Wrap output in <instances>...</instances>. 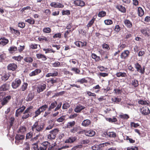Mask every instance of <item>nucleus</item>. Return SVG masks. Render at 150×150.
I'll return each instance as SVG.
<instances>
[{"label":"nucleus","mask_w":150,"mask_h":150,"mask_svg":"<svg viewBox=\"0 0 150 150\" xmlns=\"http://www.w3.org/2000/svg\"><path fill=\"white\" fill-rule=\"evenodd\" d=\"M45 123L43 122H40L36 121L31 126V129L33 132L35 133H40L42 132L45 129Z\"/></svg>","instance_id":"f257e3e1"},{"label":"nucleus","mask_w":150,"mask_h":150,"mask_svg":"<svg viewBox=\"0 0 150 150\" xmlns=\"http://www.w3.org/2000/svg\"><path fill=\"white\" fill-rule=\"evenodd\" d=\"M32 106H30L27 108L23 113V115L22 116L21 118L24 120L27 119L29 117H31L33 114L32 112V109L33 108Z\"/></svg>","instance_id":"f03ea898"},{"label":"nucleus","mask_w":150,"mask_h":150,"mask_svg":"<svg viewBox=\"0 0 150 150\" xmlns=\"http://www.w3.org/2000/svg\"><path fill=\"white\" fill-rule=\"evenodd\" d=\"M59 131L58 129L57 128L50 131L49 132V134L47 135L48 139L51 140L54 139Z\"/></svg>","instance_id":"7ed1b4c3"},{"label":"nucleus","mask_w":150,"mask_h":150,"mask_svg":"<svg viewBox=\"0 0 150 150\" xmlns=\"http://www.w3.org/2000/svg\"><path fill=\"white\" fill-rule=\"evenodd\" d=\"M21 83V80L19 79L16 78L12 82V87L13 89H16L20 86Z\"/></svg>","instance_id":"20e7f679"},{"label":"nucleus","mask_w":150,"mask_h":150,"mask_svg":"<svg viewBox=\"0 0 150 150\" xmlns=\"http://www.w3.org/2000/svg\"><path fill=\"white\" fill-rule=\"evenodd\" d=\"M140 31L141 33L145 36L149 37L150 35V29L147 27L142 28Z\"/></svg>","instance_id":"39448f33"},{"label":"nucleus","mask_w":150,"mask_h":150,"mask_svg":"<svg viewBox=\"0 0 150 150\" xmlns=\"http://www.w3.org/2000/svg\"><path fill=\"white\" fill-rule=\"evenodd\" d=\"M141 113L144 115H147L150 113V110L148 107L145 106L142 107L140 109Z\"/></svg>","instance_id":"423d86ee"},{"label":"nucleus","mask_w":150,"mask_h":150,"mask_svg":"<svg viewBox=\"0 0 150 150\" xmlns=\"http://www.w3.org/2000/svg\"><path fill=\"white\" fill-rule=\"evenodd\" d=\"M135 68L137 69V71L141 74L144 73L145 68L144 66L142 68L141 65L137 63L135 64Z\"/></svg>","instance_id":"0eeeda50"},{"label":"nucleus","mask_w":150,"mask_h":150,"mask_svg":"<svg viewBox=\"0 0 150 150\" xmlns=\"http://www.w3.org/2000/svg\"><path fill=\"white\" fill-rule=\"evenodd\" d=\"M129 51L128 50H124L120 55V57L122 59H126L129 56Z\"/></svg>","instance_id":"6e6552de"},{"label":"nucleus","mask_w":150,"mask_h":150,"mask_svg":"<svg viewBox=\"0 0 150 150\" xmlns=\"http://www.w3.org/2000/svg\"><path fill=\"white\" fill-rule=\"evenodd\" d=\"M74 44L79 47H83L87 45V42L86 41L82 42L80 41H77L74 42Z\"/></svg>","instance_id":"1a4fd4ad"},{"label":"nucleus","mask_w":150,"mask_h":150,"mask_svg":"<svg viewBox=\"0 0 150 150\" xmlns=\"http://www.w3.org/2000/svg\"><path fill=\"white\" fill-rule=\"evenodd\" d=\"M11 98V96L10 95H8L3 98L1 103L2 106L6 105L9 100Z\"/></svg>","instance_id":"9d476101"},{"label":"nucleus","mask_w":150,"mask_h":150,"mask_svg":"<svg viewBox=\"0 0 150 150\" xmlns=\"http://www.w3.org/2000/svg\"><path fill=\"white\" fill-rule=\"evenodd\" d=\"M73 3L77 6L83 7L85 5V2L81 0H75L74 1Z\"/></svg>","instance_id":"9b49d317"},{"label":"nucleus","mask_w":150,"mask_h":150,"mask_svg":"<svg viewBox=\"0 0 150 150\" xmlns=\"http://www.w3.org/2000/svg\"><path fill=\"white\" fill-rule=\"evenodd\" d=\"M50 6L54 8H63L64 7V5L60 3H56V2H52L50 4Z\"/></svg>","instance_id":"f8f14e48"},{"label":"nucleus","mask_w":150,"mask_h":150,"mask_svg":"<svg viewBox=\"0 0 150 150\" xmlns=\"http://www.w3.org/2000/svg\"><path fill=\"white\" fill-rule=\"evenodd\" d=\"M17 65L14 63H10L7 66V69L9 70L15 71L17 68Z\"/></svg>","instance_id":"ddd939ff"},{"label":"nucleus","mask_w":150,"mask_h":150,"mask_svg":"<svg viewBox=\"0 0 150 150\" xmlns=\"http://www.w3.org/2000/svg\"><path fill=\"white\" fill-rule=\"evenodd\" d=\"M10 85L7 83L3 84L0 87V91H5L8 90L10 88Z\"/></svg>","instance_id":"4468645a"},{"label":"nucleus","mask_w":150,"mask_h":150,"mask_svg":"<svg viewBox=\"0 0 150 150\" xmlns=\"http://www.w3.org/2000/svg\"><path fill=\"white\" fill-rule=\"evenodd\" d=\"M9 42L8 40L4 37L0 38V46H4Z\"/></svg>","instance_id":"2eb2a0df"},{"label":"nucleus","mask_w":150,"mask_h":150,"mask_svg":"<svg viewBox=\"0 0 150 150\" xmlns=\"http://www.w3.org/2000/svg\"><path fill=\"white\" fill-rule=\"evenodd\" d=\"M26 107L24 106L23 105L21 107L17 109L16 112L15 116L16 117H18L19 115L21 113L23 112L25 110Z\"/></svg>","instance_id":"dca6fc26"},{"label":"nucleus","mask_w":150,"mask_h":150,"mask_svg":"<svg viewBox=\"0 0 150 150\" xmlns=\"http://www.w3.org/2000/svg\"><path fill=\"white\" fill-rule=\"evenodd\" d=\"M46 86L45 84H43L42 85H39L37 88V92L40 93V92L43 91L46 89Z\"/></svg>","instance_id":"f3484780"},{"label":"nucleus","mask_w":150,"mask_h":150,"mask_svg":"<svg viewBox=\"0 0 150 150\" xmlns=\"http://www.w3.org/2000/svg\"><path fill=\"white\" fill-rule=\"evenodd\" d=\"M41 72V70L39 69H37L34 71H32L29 74V76L32 77L38 74Z\"/></svg>","instance_id":"a211bd4d"},{"label":"nucleus","mask_w":150,"mask_h":150,"mask_svg":"<svg viewBox=\"0 0 150 150\" xmlns=\"http://www.w3.org/2000/svg\"><path fill=\"white\" fill-rule=\"evenodd\" d=\"M85 107L81 105H79L77 106L74 109V110L75 112L78 113L81 112V111L85 109Z\"/></svg>","instance_id":"6ab92c4d"},{"label":"nucleus","mask_w":150,"mask_h":150,"mask_svg":"<svg viewBox=\"0 0 150 150\" xmlns=\"http://www.w3.org/2000/svg\"><path fill=\"white\" fill-rule=\"evenodd\" d=\"M96 134L95 132L92 130H86L85 132V135L88 137H93Z\"/></svg>","instance_id":"aec40b11"},{"label":"nucleus","mask_w":150,"mask_h":150,"mask_svg":"<svg viewBox=\"0 0 150 150\" xmlns=\"http://www.w3.org/2000/svg\"><path fill=\"white\" fill-rule=\"evenodd\" d=\"M116 8L122 13H125L126 12L125 8L121 5L120 4L117 5L116 6Z\"/></svg>","instance_id":"412c9836"},{"label":"nucleus","mask_w":150,"mask_h":150,"mask_svg":"<svg viewBox=\"0 0 150 150\" xmlns=\"http://www.w3.org/2000/svg\"><path fill=\"white\" fill-rule=\"evenodd\" d=\"M36 56L38 59H41L43 61H46L47 59V57L45 55L41 54H37Z\"/></svg>","instance_id":"4be33fe9"},{"label":"nucleus","mask_w":150,"mask_h":150,"mask_svg":"<svg viewBox=\"0 0 150 150\" xmlns=\"http://www.w3.org/2000/svg\"><path fill=\"white\" fill-rule=\"evenodd\" d=\"M34 97V93L31 92H30L28 93L26 97V100L27 101H31L33 98Z\"/></svg>","instance_id":"5701e85b"},{"label":"nucleus","mask_w":150,"mask_h":150,"mask_svg":"<svg viewBox=\"0 0 150 150\" xmlns=\"http://www.w3.org/2000/svg\"><path fill=\"white\" fill-rule=\"evenodd\" d=\"M125 26L128 28H131L132 26V24L131 22L128 19H125L124 21Z\"/></svg>","instance_id":"b1692460"},{"label":"nucleus","mask_w":150,"mask_h":150,"mask_svg":"<svg viewBox=\"0 0 150 150\" xmlns=\"http://www.w3.org/2000/svg\"><path fill=\"white\" fill-rule=\"evenodd\" d=\"M27 131V128L25 126H20L18 131V133H21L22 134H24Z\"/></svg>","instance_id":"393cba45"},{"label":"nucleus","mask_w":150,"mask_h":150,"mask_svg":"<svg viewBox=\"0 0 150 150\" xmlns=\"http://www.w3.org/2000/svg\"><path fill=\"white\" fill-rule=\"evenodd\" d=\"M91 123V121L88 119L84 120L81 123V125L84 127H88Z\"/></svg>","instance_id":"a878e982"},{"label":"nucleus","mask_w":150,"mask_h":150,"mask_svg":"<svg viewBox=\"0 0 150 150\" xmlns=\"http://www.w3.org/2000/svg\"><path fill=\"white\" fill-rule=\"evenodd\" d=\"M144 10L141 7H138L137 13L139 16L142 17L144 14Z\"/></svg>","instance_id":"bb28decb"},{"label":"nucleus","mask_w":150,"mask_h":150,"mask_svg":"<svg viewBox=\"0 0 150 150\" xmlns=\"http://www.w3.org/2000/svg\"><path fill=\"white\" fill-rule=\"evenodd\" d=\"M57 105V102L55 101L52 103L48 108V111H50L52 109H54Z\"/></svg>","instance_id":"cd10ccee"},{"label":"nucleus","mask_w":150,"mask_h":150,"mask_svg":"<svg viewBox=\"0 0 150 150\" xmlns=\"http://www.w3.org/2000/svg\"><path fill=\"white\" fill-rule=\"evenodd\" d=\"M53 121L51 120L49 121L48 123H49V125L47 126L45 129V130H49L52 129L54 126V123L52 122Z\"/></svg>","instance_id":"c85d7f7f"},{"label":"nucleus","mask_w":150,"mask_h":150,"mask_svg":"<svg viewBox=\"0 0 150 150\" xmlns=\"http://www.w3.org/2000/svg\"><path fill=\"white\" fill-rule=\"evenodd\" d=\"M110 143L109 142H105L99 144V150H103L105 146L110 145Z\"/></svg>","instance_id":"c756f323"},{"label":"nucleus","mask_w":150,"mask_h":150,"mask_svg":"<svg viewBox=\"0 0 150 150\" xmlns=\"http://www.w3.org/2000/svg\"><path fill=\"white\" fill-rule=\"evenodd\" d=\"M59 79L58 78H52L49 80V82L51 83L52 85H54V83H56L59 82Z\"/></svg>","instance_id":"7c9ffc66"},{"label":"nucleus","mask_w":150,"mask_h":150,"mask_svg":"<svg viewBox=\"0 0 150 150\" xmlns=\"http://www.w3.org/2000/svg\"><path fill=\"white\" fill-rule=\"evenodd\" d=\"M58 73L57 71H54L53 72L48 73L46 75V77H49L50 76H58Z\"/></svg>","instance_id":"2f4dec72"},{"label":"nucleus","mask_w":150,"mask_h":150,"mask_svg":"<svg viewBox=\"0 0 150 150\" xmlns=\"http://www.w3.org/2000/svg\"><path fill=\"white\" fill-rule=\"evenodd\" d=\"M116 76L117 77H125L127 76L126 73L125 72H117L116 74Z\"/></svg>","instance_id":"473e14b6"},{"label":"nucleus","mask_w":150,"mask_h":150,"mask_svg":"<svg viewBox=\"0 0 150 150\" xmlns=\"http://www.w3.org/2000/svg\"><path fill=\"white\" fill-rule=\"evenodd\" d=\"M28 83H27L24 82L20 88L21 91H24L27 88L28 86Z\"/></svg>","instance_id":"72a5a7b5"},{"label":"nucleus","mask_w":150,"mask_h":150,"mask_svg":"<svg viewBox=\"0 0 150 150\" xmlns=\"http://www.w3.org/2000/svg\"><path fill=\"white\" fill-rule=\"evenodd\" d=\"M17 50V47L15 46H11L8 49L9 52L11 54L14 53L15 51Z\"/></svg>","instance_id":"f704fd0d"},{"label":"nucleus","mask_w":150,"mask_h":150,"mask_svg":"<svg viewBox=\"0 0 150 150\" xmlns=\"http://www.w3.org/2000/svg\"><path fill=\"white\" fill-rule=\"evenodd\" d=\"M48 108V105L45 104L40 107L39 109L40 110L41 112H43Z\"/></svg>","instance_id":"c9c22d12"},{"label":"nucleus","mask_w":150,"mask_h":150,"mask_svg":"<svg viewBox=\"0 0 150 150\" xmlns=\"http://www.w3.org/2000/svg\"><path fill=\"white\" fill-rule=\"evenodd\" d=\"M92 58L95 60L96 62H98L100 60V58L99 56H98L96 54L92 53L91 55Z\"/></svg>","instance_id":"e433bc0d"},{"label":"nucleus","mask_w":150,"mask_h":150,"mask_svg":"<svg viewBox=\"0 0 150 150\" xmlns=\"http://www.w3.org/2000/svg\"><path fill=\"white\" fill-rule=\"evenodd\" d=\"M25 22L30 24L33 25L35 24V21L33 18L30 17V18L25 20Z\"/></svg>","instance_id":"4c0bfd02"},{"label":"nucleus","mask_w":150,"mask_h":150,"mask_svg":"<svg viewBox=\"0 0 150 150\" xmlns=\"http://www.w3.org/2000/svg\"><path fill=\"white\" fill-rule=\"evenodd\" d=\"M25 136L23 135L17 134L15 137V139L16 140L19 141L23 139H24Z\"/></svg>","instance_id":"58836bf2"},{"label":"nucleus","mask_w":150,"mask_h":150,"mask_svg":"<svg viewBox=\"0 0 150 150\" xmlns=\"http://www.w3.org/2000/svg\"><path fill=\"white\" fill-rule=\"evenodd\" d=\"M131 84L134 88L137 87L139 85L138 81L136 79H134L132 80V81Z\"/></svg>","instance_id":"ea45409f"},{"label":"nucleus","mask_w":150,"mask_h":150,"mask_svg":"<svg viewBox=\"0 0 150 150\" xmlns=\"http://www.w3.org/2000/svg\"><path fill=\"white\" fill-rule=\"evenodd\" d=\"M24 60L26 62L31 63L33 61V59L31 57H26L24 58Z\"/></svg>","instance_id":"a19ab883"},{"label":"nucleus","mask_w":150,"mask_h":150,"mask_svg":"<svg viewBox=\"0 0 150 150\" xmlns=\"http://www.w3.org/2000/svg\"><path fill=\"white\" fill-rule=\"evenodd\" d=\"M76 82L80 83V84H83L84 83H87L88 81L84 78L80 79H78Z\"/></svg>","instance_id":"79ce46f5"},{"label":"nucleus","mask_w":150,"mask_h":150,"mask_svg":"<svg viewBox=\"0 0 150 150\" xmlns=\"http://www.w3.org/2000/svg\"><path fill=\"white\" fill-rule=\"evenodd\" d=\"M23 58V57L21 56L20 55L18 56H14L12 57V59L18 62H21Z\"/></svg>","instance_id":"37998d69"},{"label":"nucleus","mask_w":150,"mask_h":150,"mask_svg":"<svg viewBox=\"0 0 150 150\" xmlns=\"http://www.w3.org/2000/svg\"><path fill=\"white\" fill-rule=\"evenodd\" d=\"M52 30L49 27H45L42 30L43 33H49L51 32Z\"/></svg>","instance_id":"c03bdc74"},{"label":"nucleus","mask_w":150,"mask_h":150,"mask_svg":"<svg viewBox=\"0 0 150 150\" xmlns=\"http://www.w3.org/2000/svg\"><path fill=\"white\" fill-rule=\"evenodd\" d=\"M75 124V121L70 122L67 123V127L68 128H70L74 126Z\"/></svg>","instance_id":"a18cd8bd"},{"label":"nucleus","mask_w":150,"mask_h":150,"mask_svg":"<svg viewBox=\"0 0 150 150\" xmlns=\"http://www.w3.org/2000/svg\"><path fill=\"white\" fill-rule=\"evenodd\" d=\"M119 117L122 119L127 120L129 118V117L127 114H122L119 115Z\"/></svg>","instance_id":"49530a36"},{"label":"nucleus","mask_w":150,"mask_h":150,"mask_svg":"<svg viewBox=\"0 0 150 150\" xmlns=\"http://www.w3.org/2000/svg\"><path fill=\"white\" fill-rule=\"evenodd\" d=\"M116 136V133L113 132H108V137L115 138Z\"/></svg>","instance_id":"de8ad7c7"},{"label":"nucleus","mask_w":150,"mask_h":150,"mask_svg":"<svg viewBox=\"0 0 150 150\" xmlns=\"http://www.w3.org/2000/svg\"><path fill=\"white\" fill-rule=\"evenodd\" d=\"M106 13V12L103 11H102L99 12L98 14V16L99 17H103L105 16Z\"/></svg>","instance_id":"09e8293b"},{"label":"nucleus","mask_w":150,"mask_h":150,"mask_svg":"<svg viewBox=\"0 0 150 150\" xmlns=\"http://www.w3.org/2000/svg\"><path fill=\"white\" fill-rule=\"evenodd\" d=\"M76 140L75 137H69L68 139L66 140L65 142L66 143H72L74 142Z\"/></svg>","instance_id":"8fccbe9b"},{"label":"nucleus","mask_w":150,"mask_h":150,"mask_svg":"<svg viewBox=\"0 0 150 150\" xmlns=\"http://www.w3.org/2000/svg\"><path fill=\"white\" fill-rule=\"evenodd\" d=\"M95 18H93L91 20L89 23L87 25V27L88 28L89 27H91L92 25L93 24L94 22L95 21Z\"/></svg>","instance_id":"3c124183"},{"label":"nucleus","mask_w":150,"mask_h":150,"mask_svg":"<svg viewBox=\"0 0 150 150\" xmlns=\"http://www.w3.org/2000/svg\"><path fill=\"white\" fill-rule=\"evenodd\" d=\"M41 145L43 147H44V148L46 150L48 146L50 145V143L48 142H43L42 144H41Z\"/></svg>","instance_id":"603ef678"},{"label":"nucleus","mask_w":150,"mask_h":150,"mask_svg":"<svg viewBox=\"0 0 150 150\" xmlns=\"http://www.w3.org/2000/svg\"><path fill=\"white\" fill-rule=\"evenodd\" d=\"M130 125L131 128H132L133 127H137L140 126V125L138 123H135L134 122H130Z\"/></svg>","instance_id":"864d4df0"},{"label":"nucleus","mask_w":150,"mask_h":150,"mask_svg":"<svg viewBox=\"0 0 150 150\" xmlns=\"http://www.w3.org/2000/svg\"><path fill=\"white\" fill-rule=\"evenodd\" d=\"M138 103L139 104L142 105H149V103H148L146 100L144 101L142 100H140L138 101Z\"/></svg>","instance_id":"5fc2aeb1"},{"label":"nucleus","mask_w":150,"mask_h":150,"mask_svg":"<svg viewBox=\"0 0 150 150\" xmlns=\"http://www.w3.org/2000/svg\"><path fill=\"white\" fill-rule=\"evenodd\" d=\"M106 120L107 121L111 122H116L117 121V119L114 117H113L112 118H107Z\"/></svg>","instance_id":"6e6d98bb"},{"label":"nucleus","mask_w":150,"mask_h":150,"mask_svg":"<svg viewBox=\"0 0 150 150\" xmlns=\"http://www.w3.org/2000/svg\"><path fill=\"white\" fill-rule=\"evenodd\" d=\"M43 50L44 51H45V54L49 53L50 52H53V53H54L55 52V51L53 50L52 49H51L50 48H44L43 49Z\"/></svg>","instance_id":"4d7b16f0"},{"label":"nucleus","mask_w":150,"mask_h":150,"mask_svg":"<svg viewBox=\"0 0 150 150\" xmlns=\"http://www.w3.org/2000/svg\"><path fill=\"white\" fill-rule=\"evenodd\" d=\"M10 30L11 31H14V33L15 34L19 36L20 34V33L19 30H16L14 29L11 28L10 27Z\"/></svg>","instance_id":"13d9d810"},{"label":"nucleus","mask_w":150,"mask_h":150,"mask_svg":"<svg viewBox=\"0 0 150 150\" xmlns=\"http://www.w3.org/2000/svg\"><path fill=\"white\" fill-rule=\"evenodd\" d=\"M9 76L7 74H5L1 76V79L3 81H5L9 78Z\"/></svg>","instance_id":"bf43d9fd"},{"label":"nucleus","mask_w":150,"mask_h":150,"mask_svg":"<svg viewBox=\"0 0 150 150\" xmlns=\"http://www.w3.org/2000/svg\"><path fill=\"white\" fill-rule=\"evenodd\" d=\"M82 145H78L73 147L71 150H81V148H82Z\"/></svg>","instance_id":"052dcab7"},{"label":"nucleus","mask_w":150,"mask_h":150,"mask_svg":"<svg viewBox=\"0 0 150 150\" xmlns=\"http://www.w3.org/2000/svg\"><path fill=\"white\" fill-rule=\"evenodd\" d=\"M41 112L40 111V110L38 108L35 112V116H34V117H36L38 116L40 114Z\"/></svg>","instance_id":"680f3d73"},{"label":"nucleus","mask_w":150,"mask_h":150,"mask_svg":"<svg viewBox=\"0 0 150 150\" xmlns=\"http://www.w3.org/2000/svg\"><path fill=\"white\" fill-rule=\"evenodd\" d=\"M104 22L106 25H111L113 23L112 21L110 19L105 20L104 21Z\"/></svg>","instance_id":"e2e57ef3"},{"label":"nucleus","mask_w":150,"mask_h":150,"mask_svg":"<svg viewBox=\"0 0 150 150\" xmlns=\"http://www.w3.org/2000/svg\"><path fill=\"white\" fill-rule=\"evenodd\" d=\"M86 93L89 96L96 97V94L95 93H92L89 91H87Z\"/></svg>","instance_id":"0e129e2a"},{"label":"nucleus","mask_w":150,"mask_h":150,"mask_svg":"<svg viewBox=\"0 0 150 150\" xmlns=\"http://www.w3.org/2000/svg\"><path fill=\"white\" fill-rule=\"evenodd\" d=\"M65 116L62 115L57 120V121L58 122H61L65 120Z\"/></svg>","instance_id":"69168bd1"},{"label":"nucleus","mask_w":150,"mask_h":150,"mask_svg":"<svg viewBox=\"0 0 150 150\" xmlns=\"http://www.w3.org/2000/svg\"><path fill=\"white\" fill-rule=\"evenodd\" d=\"M52 66L54 67H59L61 66V64L60 62L58 61H57L54 63H52Z\"/></svg>","instance_id":"338daca9"},{"label":"nucleus","mask_w":150,"mask_h":150,"mask_svg":"<svg viewBox=\"0 0 150 150\" xmlns=\"http://www.w3.org/2000/svg\"><path fill=\"white\" fill-rule=\"evenodd\" d=\"M127 150H138V147L135 146L131 147H128L127 148Z\"/></svg>","instance_id":"774afa93"}]
</instances>
